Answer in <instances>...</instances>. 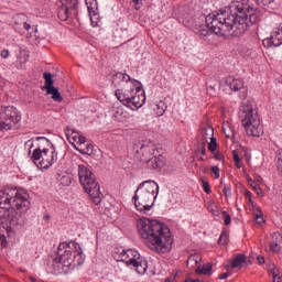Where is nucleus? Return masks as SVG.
<instances>
[{"label": "nucleus", "mask_w": 282, "mask_h": 282, "mask_svg": "<svg viewBox=\"0 0 282 282\" xmlns=\"http://www.w3.org/2000/svg\"><path fill=\"white\" fill-rule=\"evenodd\" d=\"M259 21L254 9L239 1H232L225 9L209 13L208 15H199L193 24L183 21L184 25L193 28L195 34L199 36H209L217 34L218 36H243L248 32L250 25H254Z\"/></svg>", "instance_id": "f257e3e1"}, {"label": "nucleus", "mask_w": 282, "mask_h": 282, "mask_svg": "<svg viewBox=\"0 0 282 282\" xmlns=\"http://www.w3.org/2000/svg\"><path fill=\"white\" fill-rule=\"evenodd\" d=\"M30 204L25 189L3 187L0 189V219H6L13 228H23Z\"/></svg>", "instance_id": "f03ea898"}, {"label": "nucleus", "mask_w": 282, "mask_h": 282, "mask_svg": "<svg viewBox=\"0 0 282 282\" xmlns=\"http://www.w3.org/2000/svg\"><path fill=\"white\" fill-rule=\"evenodd\" d=\"M138 230L144 239L145 245L153 252L166 253L170 252L173 246V238L167 227L158 220L141 218L138 221Z\"/></svg>", "instance_id": "7ed1b4c3"}, {"label": "nucleus", "mask_w": 282, "mask_h": 282, "mask_svg": "<svg viewBox=\"0 0 282 282\" xmlns=\"http://www.w3.org/2000/svg\"><path fill=\"white\" fill-rule=\"evenodd\" d=\"M158 193H160V186L155 181L149 180L140 183L132 197L137 210L147 215L152 208V205H149V202L156 199Z\"/></svg>", "instance_id": "20e7f679"}, {"label": "nucleus", "mask_w": 282, "mask_h": 282, "mask_svg": "<svg viewBox=\"0 0 282 282\" xmlns=\"http://www.w3.org/2000/svg\"><path fill=\"white\" fill-rule=\"evenodd\" d=\"M116 98L119 102L123 104L124 107L135 110L140 109L147 102V95L141 86L135 85V83L130 82L123 86V88L117 89L115 91Z\"/></svg>", "instance_id": "39448f33"}, {"label": "nucleus", "mask_w": 282, "mask_h": 282, "mask_svg": "<svg viewBox=\"0 0 282 282\" xmlns=\"http://www.w3.org/2000/svg\"><path fill=\"white\" fill-rule=\"evenodd\" d=\"M239 119L241 120L247 134L253 138H261V135H263L261 119H259V113L254 111V106L252 102H242L239 109Z\"/></svg>", "instance_id": "423d86ee"}, {"label": "nucleus", "mask_w": 282, "mask_h": 282, "mask_svg": "<svg viewBox=\"0 0 282 282\" xmlns=\"http://www.w3.org/2000/svg\"><path fill=\"white\" fill-rule=\"evenodd\" d=\"M134 158L142 162V164H147L148 169L158 170L166 164V159L160 154L158 147L151 141L142 143L137 148Z\"/></svg>", "instance_id": "0eeeda50"}, {"label": "nucleus", "mask_w": 282, "mask_h": 282, "mask_svg": "<svg viewBox=\"0 0 282 282\" xmlns=\"http://www.w3.org/2000/svg\"><path fill=\"white\" fill-rule=\"evenodd\" d=\"M78 177L85 193L89 195L94 204L98 206L102 202V193H100V184L96 180V174L85 164L78 165Z\"/></svg>", "instance_id": "6e6552de"}, {"label": "nucleus", "mask_w": 282, "mask_h": 282, "mask_svg": "<svg viewBox=\"0 0 282 282\" xmlns=\"http://www.w3.org/2000/svg\"><path fill=\"white\" fill-rule=\"evenodd\" d=\"M21 122V113L13 106L0 108V131H12Z\"/></svg>", "instance_id": "1a4fd4ad"}, {"label": "nucleus", "mask_w": 282, "mask_h": 282, "mask_svg": "<svg viewBox=\"0 0 282 282\" xmlns=\"http://www.w3.org/2000/svg\"><path fill=\"white\" fill-rule=\"evenodd\" d=\"M31 160L32 162H34V164L39 162L40 169L47 170L58 160V153H56V149H54V145L51 144V149H35L33 151Z\"/></svg>", "instance_id": "9d476101"}, {"label": "nucleus", "mask_w": 282, "mask_h": 282, "mask_svg": "<svg viewBox=\"0 0 282 282\" xmlns=\"http://www.w3.org/2000/svg\"><path fill=\"white\" fill-rule=\"evenodd\" d=\"M61 250L64 251V254H67L66 251H68V263L73 265V270H75L77 265H83V263H85L83 249H80V245L77 242H62Z\"/></svg>", "instance_id": "9b49d317"}, {"label": "nucleus", "mask_w": 282, "mask_h": 282, "mask_svg": "<svg viewBox=\"0 0 282 282\" xmlns=\"http://www.w3.org/2000/svg\"><path fill=\"white\" fill-rule=\"evenodd\" d=\"M69 251H63L61 243L57 248V257L53 259L52 273L53 274H69L74 270V264L68 260Z\"/></svg>", "instance_id": "f8f14e48"}, {"label": "nucleus", "mask_w": 282, "mask_h": 282, "mask_svg": "<svg viewBox=\"0 0 282 282\" xmlns=\"http://www.w3.org/2000/svg\"><path fill=\"white\" fill-rule=\"evenodd\" d=\"M265 47H279L282 45V23H280L276 28L273 29L270 39H265L262 41Z\"/></svg>", "instance_id": "ddd939ff"}, {"label": "nucleus", "mask_w": 282, "mask_h": 282, "mask_svg": "<svg viewBox=\"0 0 282 282\" xmlns=\"http://www.w3.org/2000/svg\"><path fill=\"white\" fill-rule=\"evenodd\" d=\"M64 131L69 144H72L74 149L77 148L76 144H79V147H83V144L87 142V138H85V135H80L78 131L69 127H66Z\"/></svg>", "instance_id": "4468645a"}, {"label": "nucleus", "mask_w": 282, "mask_h": 282, "mask_svg": "<svg viewBox=\"0 0 282 282\" xmlns=\"http://www.w3.org/2000/svg\"><path fill=\"white\" fill-rule=\"evenodd\" d=\"M226 85H228L231 91H240V98H242V100H246V98H248V88L243 86V82L241 79L228 77L226 79Z\"/></svg>", "instance_id": "2eb2a0df"}, {"label": "nucleus", "mask_w": 282, "mask_h": 282, "mask_svg": "<svg viewBox=\"0 0 282 282\" xmlns=\"http://www.w3.org/2000/svg\"><path fill=\"white\" fill-rule=\"evenodd\" d=\"M14 21V30L19 32V34H23V32H28L32 25L28 23V15L20 13L13 18Z\"/></svg>", "instance_id": "dca6fc26"}, {"label": "nucleus", "mask_w": 282, "mask_h": 282, "mask_svg": "<svg viewBox=\"0 0 282 282\" xmlns=\"http://www.w3.org/2000/svg\"><path fill=\"white\" fill-rule=\"evenodd\" d=\"M121 261L130 268L135 263L137 259H140V253L133 249L123 250L120 254Z\"/></svg>", "instance_id": "f3484780"}, {"label": "nucleus", "mask_w": 282, "mask_h": 282, "mask_svg": "<svg viewBox=\"0 0 282 282\" xmlns=\"http://www.w3.org/2000/svg\"><path fill=\"white\" fill-rule=\"evenodd\" d=\"M86 6L88 10V14L90 17L91 23L95 25H98V0H86ZM95 19V21H94Z\"/></svg>", "instance_id": "a211bd4d"}, {"label": "nucleus", "mask_w": 282, "mask_h": 282, "mask_svg": "<svg viewBox=\"0 0 282 282\" xmlns=\"http://www.w3.org/2000/svg\"><path fill=\"white\" fill-rule=\"evenodd\" d=\"M57 17L59 21H67L69 19V12H76V7H69V4L57 2Z\"/></svg>", "instance_id": "6ab92c4d"}, {"label": "nucleus", "mask_w": 282, "mask_h": 282, "mask_svg": "<svg viewBox=\"0 0 282 282\" xmlns=\"http://www.w3.org/2000/svg\"><path fill=\"white\" fill-rule=\"evenodd\" d=\"M243 263L246 265H250L252 263V261L248 260V257L245 253H238L234 260L230 263L231 270H235L236 268H243Z\"/></svg>", "instance_id": "aec40b11"}, {"label": "nucleus", "mask_w": 282, "mask_h": 282, "mask_svg": "<svg viewBox=\"0 0 282 282\" xmlns=\"http://www.w3.org/2000/svg\"><path fill=\"white\" fill-rule=\"evenodd\" d=\"M282 248V235L280 232H274L272 235V240L270 242V250L272 252H280Z\"/></svg>", "instance_id": "412c9836"}, {"label": "nucleus", "mask_w": 282, "mask_h": 282, "mask_svg": "<svg viewBox=\"0 0 282 282\" xmlns=\"http://www.w3.org/2000/svg\"><path fill=\"white\" fill-rule=\"evenodd\" d=\"M112 83L113 85H120V83H126V85H129V83H137L135 80H133L131 78V76H129L128 74L124 73H117L113 77H112Z\"/></svg>", "instance_id": "4be33fe9"}, {"label": "nucleus", "mask_w": 282, "mask_h": 282, "mask_svg": "<svg viewBox=\"0 0 282 282\" xmlns=\"http://www.w3.org/2000/svg\"><path fill=\"white\" fill-rule=\"evenodd\" d=\"M130 268H134L138 274H144L149 265L147 260H142V258L139 257V259H137L135 262H133Z\"/></svg>", "instance_id": "5701e85b"}, {"label": "nucleus", "mask_w": 282, "mask_h": 282, "mask_svg": "<svg viewBox=\"0 0 282 282\" xmlns=\"http://www.w3.org/2000/svg\"><path fill=\"white\" fill-rule=\"evenodd\" d=\"M43 78L45 80V85L42 86V91H50L51 89H54V79H52V73L45 72L43 74Z\"/></svg>", "instance_id": "b1692460"}, {"label": "nucleus", "mask_w": 282, "mask_h": 282, "mask_svg": "<svg viewBox=\"0 0 282 282\" xmlns=\"http://www.w3.org/2000/svg\"><path fill=\"white\" fill-rule=\"evenodd\" d=\"M112 116L119 121L124 120V118H127V115H124V108H122V106L113 107Z\"/></svg>", "instance_id": "393cba45"}, {"label": "nucleus", "mask_w": 282, "mask_h": 282, "mask_svg": "<svg viewBox=\"0 0 282 282\" xmlns=\"http://www.w3.org/2000/svg\"><path fill=\"white\" fill-rule=\"evenodd\" d=\"M75 149L76 151L80 152L82 155H94V144L91 143H87L85 148H83V145H79Z\"/></svg>", "instance_id": "a878e982"}, {"label": "nucleus", "mask_w": 282, "mask_h": 282, "mask_svg": "<svg viewBox=\"0 0 282 282\" xmlns=\"http://www.w3.org/2000/svg\"><path fill=\"white\" fill-rule=\"evenodd\" d=\"M47 96H52V100L55 102H61L63 100V96H61V91H58V88H51V90L46 91Z\"/></svg>", "instance_id": "bb28decb"}, {"label": "nucleus", "mask_w": 282, "mask_h": 282, "mask_svg": "<svg viewBox=\"0 0 282 282\" xmlns=\"http://www.w3.org/2000/svg\"><path fill=\"white\" fill-rule=\"evenodd\" d=\"M223 131H224L226 138L235 137V128L231 124H229L228 122L223 124Z\"/></svg>", "instance_id": "cd10ccee"}, {"label": "nucleus", "mask_w": 282, "mask_h": 282, "mask_svg": "<svg viewBox=\"0 0 282 282\" xmlns=\"http://www.w3.org/2000/svg\"><path fill=\"white\" fill-rule=\"evenodd\" d=\"M210 270H213V263H207L204 264L203 267H198L195 270L196 274H208V272H210Z\"/></svg>", "instance_id": "c85d7f7f"}, {"label": "nucleus", "mask_w": 282, "mask_h": 282, "mask_svg": "<svg viewBox=\"0 0 282 282\" xmlns=\"http://www.w3.org/2000/svg\"><path fill=\"white\" fill-rule=\"evenodd\" d=\"M199 261H202V256L192 254L187 259V265H192V268H193L194 265H197L199 263Z\"/></svg>", "instance_id": "c756f323"}, {"label": "nucleus", "mask_w": 282, "mask_h": 282, "mask_svg": "<svg viewBox=\"0 0 282 282\" xmlns=\"http://www.w3.org/2000/svg\"><path fill=\"white\" fill-rule=\"evenodd\" d=\"M169 106H166V102L164 101H159L156 105V116H164L166 113V109Z\"/></svg>", "instance_id": "7c9ffc66"}, {"label": "nucleus", "mask_w": 282, "mask_h": 282, "mask_svg": "<svg viewBox=\"0 0 282 282\" xmlns=\"http://www.w3.org/2000/svg\"><path fill=\"white\" fill-rule=\"evenodd\" d=\"M254 219H256V224H258V226H263L265 220L263 219V213L261 212V209L256 210Z\"/></svg>", "instance_id": "2f4dec72"}, {"label": "nucleus", "mask_w": 282, "mask_h": 282, "mask_svg": "<svg viewBox=\"0 0 282 282\" xmlns=\"http://www.w3.org/2000/svg\"><path fill=\"white\" fill-rule=\"evenodd\" d=\"M207 87H209V89H213L214 91H216L217 89H219V80H217V78L213 77L207 82Z\"/></svg>", "instance_id": "473e14b6"}, {"label": "nucleus", "mask_w": 282, "mask_h": 282, "mask_svg": "<svg viewBox=\"0 0 282 282\" xmlns=\"http://www.w3.org/2000/svg\"><path fill=\"white\" fill-rule=\"evenodd\" d=\"M147 1L149 0H132L134 3V10H142V6H148V8H151V3L148 4Z\"/></svg>", "instance_id": "72a5a7b5"}, {"label": "nucleus", "mask_w": 282, "mask_h": 282, "mask_svg": "<svg viewBox=\"0 0 282 282\" xmlns=\"http://www.w3.org/2000/svg\"><path fill=\"white\" fill-rule=\"evenodd\" d=\"M209 213H212L215 217H219V208L215 205V202H210L207 206Z\"/></svg>", "instance_id": "f704fd0d"}, {"label": "nucleus", "mask_w": 282, "mask_h": 282, "mask_svg": "<svg viewBox=\"0 0 282 282\" xmlns=\"http://www.w3.org/2000/svg\"><path fill=\"white\" fill-rule=\"evenodd\" d=\"M219 246H226L228 243V231L224 230L218 239Z\"/></svg>", "instance_id": "c9c22d12"}, {"label": "nucleus", "mask_w": 282, "mask_h": 282, "mask_svg": "<svg viewBox=\"0 0 282 282\" xmlns=\"http://www.w3.org/2000/svg\"><path fill=\"white\" fill-rule=\"evenodd\" d=\"M232 155H234L235 166L238 169H241V159L239 158V152H237V150H234Z\"/></svg>", "instance_id": "e433bc0d"}, {"label": "nucleus", "mask_w": 282, "mask_h": 282, "mask_svg": "<svg viewBox=\"0 0 282 282\" xmlns=\"http://www.w3.org/2000/svg\"><path fill=\"white\" fill-rule=\"evenodd\" d=\"M59 3L69 6V8H77L78 7V0H58Z\"/></svg>", "instance_id": "4c0bfd02"}, {"label": "nucleus", "mask_w": 282, "mask_h": 282, "mask_svg": "<svg viewBox=\"0 0 282 282\" xmlns=\"http://www.w3.org/2000/svg\"><path fill=\"white\" fill-rule=\"evenodd\" d=\"M221 215H223V219L225 221V226H230V224L232 221V218L230 217V214H228V212H226V210H223Z\"/></svg>", "instance_id": "58836bf2"}, {"label": "nucleus", "mask_w": 282, "mask_h": 282, "mask_svg": "<svg viewBox=\"0 0 282 282\" xmlns=\"http://www.w3.org/2000/svg\"><path fill=\"white\" fill-rule=\"evenodd\" d=\"M208 149L212 152H215L217 150V139L215 137L210 138V142L208 143Z\"/></svg>", "instance_id": "ea45409f"}, {"label": "nucleus", "mask_w": 282, "mask_h": 282, "mask_svg": "<svg viewBox=\"0 0 282 282\" xmlns=\"http://www.w3.org/2000/svg\"><path fill=\"white\" fill-rule=\"evenodd\" d=\"M203 135H205V138L209 137V140H210V138H215L214 137L215 135V130L209 127V128L203 130Z\"/></svg>", "instance_id": "a19ab883"}, {"label": "nucleus", "mask_w": 282, "mask_h": 282, "mask_svg": "<svg viewBox=\"0 0 282 282\" xmlns=\"http://www.w3.org/2000/svg\"><path fill=\"white\" fill-rule=\"evenodd\" d=\"M61 184L63 186H69V184H72V177H69V176H62L61 177Z\"/></svg>", "instance_id": "79ce46f5"}, {"label": "nucleus", "mask_w": 282, "mask_h": 282, "mask_svg": "<svg viewBox=\"0 0 282 282\" xmlns=\"http://www.w3.org/2000/svg\"><path fill=\"white\" fill-rule=\"evenodd\" d=\"M203 188L205 193H207V195H210V193H213V191L210 189V184H208L207 181H203Z\"/></svg>", "instance_id": "37998d69"}, {"label": "nucleus", "mask_w": 282, "mask_h": 282, "mask_svg": "<svg viewBox=\"0 0 282 282\" xmlns=\"http://www.w3.org/2000/svg\"><path fill=\"white\" fill-rule=\"evenodd\" d=\"M225 197H231L232 196V189L230 186L226 185L223 189Z\"/></svg>", "instance_id": "c03bdc74"}, {"label": "nucleus", "mask_w": 282, "mask_h": 282, "mask_svg": "<svg viewBox=\"0 0 282 282\" xmlns=\"http://www.w3.org/2000/svg\"><path fill=\"white\" fill-rule=\"evenodd\" d=\"M198 151H200L202 155H206V142H200L198 144Z\"/></svg>", "instance_id": "a18cd8bd"}, {"label": "nucleus", "mask_w": 282, "mask_h": 282, "mask_svg": "<svg viewBox=\"0 0 282 282\" xmlns=\"http://www.w3.org/2000/svg\"><path fill=\"white\" fill-rule=\"evenodd\" d=\"M245 197H247V199H249V204L251 206H252V204H254V202L252 200V193H250V191L245 192Z\"/></svg>", "instance_id": "49530a36"}, {"label": "nucleus", "mask_w": 282, "mask_h": 282, "mask_svg": "<svg viewBox=\"0 0 282 282\" xmlns=\"http://www.w3.org/2000/svg\"><path fill=\"white\" fill-rule=\"evenodd\" d=\"M0 56H1V58H9V56H10V51H8V50H2L1 51V53H0Z\"/></svg>", "instance_id": "de8ad7c7"}, {"label": "nucleus", "mask_w": 282, "mask_h": 282, "mask_svg": "<svg viewBox=\"0 0 282 282\" xmlns=\"http://www.w3.org/2000/svg\"><path fill=\"white\" fill-rule=\"evenodd\" d=\"M212 171L216 175V180H219V166H213Z\"/></svg>", "instance_id": "09e8293b"}, {"label": "nucleus", "mask_w": 282, "mask_h": 282, "mask_svg": "<svg viewBox=\"0 0 282 282\" xmlns=\"http://www.w3.org/2000/svg\"><path fill=\"white\" fill-rule=\"evenodd\" d=\"M257 195H259V197H263V191L261 189V187H258L257 185L253 186Z\"/></svg>", "instance_id": "8fccbe9b"}, {"label": "nucleus", "mask_w": 282, "mask_h": 282, "mask_svg": "<svg viewBox=\"0 0 282 282\" xmlns=\"http://www.w3.org/2000/svg\"><path fill=\"white\" fill-rule=\"evenodd\" d=\"M215 160H218L219 162H224V154H221V152H217L215 154Z\"/></svg>", "instance_id": "3c124183"}, {"label": "nucleus", "mask_w": 282, "mask_h": 282, "mask_svg": "<svg viewBox=\"0 0 282 282\" xmlns=\"http://www.w3.org/2000/svg\"><path fill=\"white\" fill-rule=\"evenodd\" d=\"M257 260L260 265H263V263H265V258L263 256H258Z\"/></svg>", "instance_id": "603ef678"}, {"label": "nucleus", "mask_w": 282, "mask_h": 282, "mask_svg": "<svg viewBox=\"0 0 282 282\" xmlns=\"http://www.w3.org/2000/svg\"><path fill=\"white\" fill-rule=\"evenodd\" d=\"M228 276H230V273H221L218 279H220V281H224V279H228Z\"/></svg>", "instance_id": "864d4df0"}, {"label": "nucleus", "mask_w": 282, "mask_h": 282, "mask_svg": "<svg viewBox=\"0 0 282 282\" xmlns=\"http://www.w3.org/2000/svg\"><path fill=\"white\" fill-rule=\"evenodd\" d=\"M281 281H282L281 276H279V274L276 273H273V282H281Z\"/></svg>", "instance_id": "5fc2aeb1"}, {"label": "nucleus", "mask_w": 282, "mask_h": 282, "mask_svg": "<svg viewBox=\"0 0 282 282\" xmlns=\"http://www.w3.org/2000/svg\"><path fill=\"white\" fill-rule=\"evenodd\" d=\"M25 147H30V149L34 147V142L32 141V139L25 142Z\"/></svg>", "instance_id": "6e6d98bb"}, {"label": "nucleus", "mask_w": 282, "mask_h": 282, "mask_svg": "<svg viewBox=\"0 0 282 282\" xmlns=\"http://www.w3.org/2000/svg\"><path fill=\"white\" fill-rule=\"evenodd\" d=\"M165 282H175V280H173V279H171V278H167V279L165 280Z\"/></svg>", "instance_id": "4d7b16f0"}, {"label": "nucleus", "mask_w": 282, "mask_h": 282, "mask_svg": "<svg viewBox=\"0 0 282 282\" xmlns=\"http://www.w3.org/2000/svg\"><path fill=\"white\" fill-rule=\"evenodd\" d=\"M30 280H31L32 282H36V278H34V276H31Z\"/></svg>", "instance_id": "13d9d810"}, {"label": "nucleus", "mask_w": 282, "mask_h": 282, "mask_svg": "<svg viewBox=\"0 0 282 282\" xmlns=\"http://www.w3.org/2000/svg\"><path fill=\"white\" fill-rule=\"evenodd\" d=\"M37 140H45V138H43V137H42V138H41V137H37Z\"/></svg>", "instance_id": "bf43d9fd"}, {"label": "nucleus", "mask_w": 282, "mask_h": 282, "mask_svg": "<svg viewBox=\"0 0 282 282\" xmlns=\"http://www.w3.org/2000/svg\"><path fill=\"white\" fill-rule=\"evenodd\" d=\"M274 1H276V0H269V3H274Z\"/></svg>", "instance_id": "052dcab7"}, {"label": "nucleus", "mask_w": 282, "mask_h": 282, "mask_svg": "<svg viewBox=\"0 0 282 282\" xmlns=\"http://www.w3.org/2000/svg\"><path fill=\"white\" fill-rule=\"evenodd\" d=\"M199 160H202V162H204L205 159L203 156H200Z\"/></svg>", "instance_id": "680f3d73"}]
</instances>
